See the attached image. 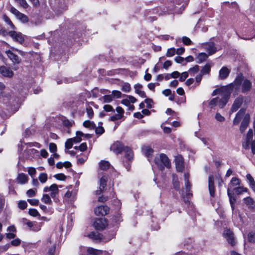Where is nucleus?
Here are the masks:
<instances>
[{
  "mask_svg": "<svg viewBox=\"0 0 255 255\" xmlns=\"http://www.w3.org/2000/svg\"><path fill=\"white\" fill-rule=\"evenodd\" d=\"M142 86L139 84H137L134 85L135 92L142 98H145L146 94L145 92L142 91Z\"/></svg>",
  "mask_w": 255,
  "mask_h": 255,
  "instance_id": "393cba45",
  "label": "nucleus"
},
{
  "mask_svg": "<svg viewBox=\"0 0 255 255\" xmlns=\"http://www.w3.org/2000/svg\"><path fill=\"white\" fill-rule=\"evenodd\" d=\"M26 145V148L24 150L22 153V156L25 159L30 158L33 157L35 153H37L38 152L37 150L32 148V147H35L37 148H40V144L38 142H28L25 143Z\"/></svg>",
  "mask_w": 255,
  "mask_h": 255,
  "instance_id": "f03ea898",
  "label": "nucleus"
},
{
  "mask_svg": "<svg viewBox=\"0 0 255 255\" xmlns=\"http://www.w3.org/2000/svg\"><path fill=\"white\" fill-rule=\"evenodd\" d=\"M73 143L71 138L67 139L65 144V148L68 149L71 148L73 146Z\"/></svg>",
  "mask_w": 255,
  "mask_h": 255,
  "instance_id": "603ef678",
  "label": "nucleus"
},
{
  "mask_svg": "<svg viewBox=\"0 0 255 255\" xmlns=\"http://www.w3.org/2000/svg\"><path fill=\"white\" fill-rule=\"evenodd\" d=\"M199 70V66L198 65H195L192 68H191L189 70V72L191 75H194L195 73H197Z\"/></svg>",
  "mask_w": 255,
  "mask_h": 255,
  "instance_id": "a18cd8bd",
  "label": "nucleus"
},
{
  "mask_svg": "<svg viewBox=\"0 0 255 255\" xmlns=\"http://www.w3.org/2000/svg\"><path fill=\"white\" fill-rule=\"evenodd\" d=\"M18 3L24 8H27L28 7V4L25 0H14Z\"/></svg>",
  "mask_w": 255,
  "mask_h": 255,
  "instance_id": "49530a36",
  "label": "nucleus"
},
{
  "mask_svg": "<svg viewBox=\"0 0 255 255\" xmlns=\"http://www.w3.org/2000/svg\"><path fill=\"white\" fill-rule=\"evenodd\" d=\"M49 149L51 152L54 153L57 150V146L54 143H50L49 144Z\"/></svg>",
  "mask_w": 255,
  "mask_h": 255,
  "instance_id": "774afa93",
  "label": "nucleus"
},
{
  "mask_svg": "<svg viewBox=\"0 0 255 255\" xmlns=\"http://www.w3.org/2000/svg\"><path fill=\"white\" fill-rule=\"evenodd\" d=\"M104 128L101 126H99L95 129V132L97 134L101 135L104 132Z\"/></svg>",
  "mask_w": 255,
  "mask_h": 255,
  "instance_id": "680f3d73",
  "label": "nucleus"
},
{
  "mask_svg": "<svg viewBox=\"0 0 255 255\" xmlns=\"http://www.w3.org/2000/svg\"><path fill=\"white\" fill-rule=\"evenodd\" d=\"M27 201L29 202V204L33 206H36L38 205L39 204V200L36 199H28Z\"/></svg>",
  "mask_w": 255,
  "mask_h": 255,
  "instance_id": "69168bd1",
  "label": "nucleus"
},
{
  "mask_svg": "<svg viewBox=\"0 0 255 255\" xmlns=\"http://www.w3.org/2000/svg\"><path fill=\"white\" fill-rule=\"evenodd\" d=\"M29 214L33 217H36L39 215V213L37 210L35 209H30L28 211Z\"/></svg>",
  "mask_w": 255,
  "mask_h": 255,
  "instance_id": "5fc2aeb1",
  "label": "nucleus"
},
{
  "mask_svg": "<svg viewBox=\"0 0 255 255\" xmlns=\"http://www.w3.org/2000/svg\"><path fill=\"white\" fill-rule=\"evenodd\" d=\"M247 179L249 181L250 187L254 190L255 191V181L251 176V174H248L247 175Z\"/></svg>",
  "mask_w": 255,
  "mask_h": 255,
  "instance_id": "2f4dec72",
  "label": "nucleus"
},
{
  "mask_svg": "<svg viewBox=\"0 0 255 255\" xmlns=\"http://www.w3.org/2000/svg\"><path fill=\"white\" fill-rule=\"evenodd\" d=\"M208 58V55L205 53H200L197 56V62L198 63H201L205 61Z\"/></svg>",
  "mask_w": 255,
  "mask_h": 255,
  "instance_id": "cd10ccee",
  "label": "nucleus"
},
{
  "mask_svg": "<svg viewBox=\"0 0 255 255\" xmlns=\"http://www.w3.org/2000/svg\"><path fill=\"white\" fill-rule=\"evenodd\" d=\"M16 17L20 20L23 23H26L28 22V18L27 16L24 14L20 12L18 15H17Z\"/></svg>",
  "mask_w": 255,
  "mask_h": 255,
  "instance_id": "c9c22d12",
  "label": "nucleus"
},
{
  "mask_svg": "<svg viewBox=\"0 0 255 255\" xmlns=\"http://www.w3.org/2000/svg\"><path fill=\"white\" fill-rule=\"evenodd\" d=\"M83 136L84 133L81 131H78L76 132V136L73 138H71V139L74 143H78L81 141V137Z\"/></svg>",
  "mask_w": 255,
  "mask_h": 255,
  "instance_id": "c85d7f7f",
  "label": "nucleus"
},
{
  "mask_svg": "<svg viewBox=\"0 0 255 255\" xmlns=\"http://www.w3.org/2000/svg\"><path fill=\"white\" fill-rule=\"evenodd\" d=\"M231 72L227 67H223L219 71V78L221 80L226 79Z\"/></svg>",
  "mask_w": 255,
  "mask_h": 255,
  "instance_id": "4be33fe9",
  "label": "nucleus"
},
{
  "mask_svg": "<svg viewBox=\"0 0 255 255\" xmlns=\"http://www.w3.org/2000/svg\"><path fill=\"white\" fill-rule=\"evenodd\" d=\"M250 119V115L249 114H246L244 116L240 128V130L242 133L244 132L248 127Z\"/></svg>",
  "mask_w": 255,
  "mask_h": 255,
  "instance_id": "aec40b11",
  "label": "nucleus"
},
{
  "mask_svg": "<svg viewBox=\"0 0 255 255\" xmlns=\"http://www.w3.org/2000/svg\"><path fill=\"white\" fill-rule=\"evenodd\" d=\"M142 151L144 154L149 158L153 153V149L148 146H144L142 147ZM149 160V159H148Z\"/></svg>",
  "mask_w": 255,
  "mask_h": 255,
  "instance_id": "a878e982",
  "label": "nucleus"
},
{
  "mask_svg": "<svg viewBox=\"0 0 255 255\" xmlns=\"http://www.w3.org/2000/svg\"><path fill=\"white\" fill-rule=\"evenodd\" d=\"M173 184L174 187L176 190L179 189V182L178 180V178L177 176H176L175 175H173Z\"/></svg>",
  "mask_w": 255,
  "mask_h": 255,
  "instance_id": "37998d69",
  "label": "nucleus"
},
{
  "mask_svg": "<svg viewBox=\"0 0 255 255\" xmlns=\"http://www.w3.org/2000/svg\"><path fill=\"white\" fill-rule=\"evenodd\" d=\"M175 162L177 171L178 172L182 171L184 168L183 157L180 155L176 156Z\"/></svg>",
  "mask_w": 255,
  "mask_h": 255,
  "instance_id": "f3484780",
  "label": "nucleus"
},
{
  "mask_svg": "<svg viewBox=\"0 0 255 255\" xmlns=\"http://www.w3.org/2000/svg\"><path fill=\"white\" fill-rule=\"evenodd\" d=\"M99 177H100L99 190L97 191V194H100L106 186L107 178L103 173H99Z\"/></svg>",
  "mask_w": 255,
  "mask_h": 255,
  "instance_id": "ddd939ff",
  "label": "nucleus"
},
{
  "mask_svg": "<svg viewBox=\"0 0 255 255\" xmlns=\"http://www.w3.org/2000/svg\"><path fill=\"white\" fill-rule=\"evenodd\" d=\"M123 115L119 114H116L110 118V120L112 121H116L118 120H120L123 118Z\"/></svg>",
  "mask_w": 255,
  "mask_h": 255,
  "instance_id": "052dcab7",
  "label": "nucleus"
},
{
  "mask_svg": "<svg viewBox=\"0 0 255 255\" xmlns=\"http://www.w3.org/2000/svg\"><path fill=\"white\" fill-rule=\"evenodd\" d=\"M122 91L125 92H128L130 90V85L128 83H126L122 86Z\"/></svg>",
  "mask_w": 255,
  "mask_h": 255,
  "instance_id": "6e6d98bb",
  "label": "nucleus"
},
{
  "mask_svg": "<svg viewBox=\"0 0 255 255\" xmlns=\"http://www.w3.org/2000/svg\"><path fill=\"white\" fill-rule=\"evenodd\" d=\"M88 237L93 240H98L102 238V235L98 232H92L90 233Z\"/></svg>",
  "mask_w": 255,
  "mask_h": 255,
  "instance_id": "72a5a7b5",
  "label": "nucleus"
},
{
  "mask_svg": "<svg viewBox=\"0 0 255 255\" xmlns=\"http://www.w3.org/2000/svg\"><path fill=\"white\" fill-rule=\"evenodd\" d=\"M43 191L44 192L50 191V196L55 200L56 195L59 193L58 186L56 184H53L50 187H45L43 189Z\"/></svg>",
  "mask_w": 255,
  "mask_h": 255,
  "instance_id": "0eeeda50",
  "label": "nucleus"
},
{
  "mask_svg": "<svg viewBox=\"0 0 255 255\" xmlns=\"http://www.w3.org/2000/svg\"><path fill=\"white\" fill-rule=\"evenodd\" d=\"M99 166L101 170H107L110 167V164L107 161H102L100 162Z\"/></svg>",
  "mask_w": 255,
  "mask_h": 255,
  "instance_id": "f704fd0d",
  "label": "nucleus"
},
{
  "mask_svg": "<svg viewBox=\"0 0 255 255\" xmlns=\"http://www.w3.org/2000/svg\"><path fill=\"white\" fill-rule=\"evenodd\" d=\"M93 226L96 230L102 231L107 226V220L105 218H97L93 223Z\"/></svg>",
  "mask_w": 255,
  "mask_h": 255,
  "instance_id": "423d86ee",
  "label": "nucleus"
},
{
  "mask_svg": "<svg viewBox=\"0 0 255 255\" xmlns=\"http://www.w3.org/2000/svg\"><path fill=\"white\" fill-rule=\"evenodd\" d=\"M3 19L5 21V23H6L7 24H8L10 26V27L12 29L15 28L14 25H13V24L12 23V22H11L10 19L9 18V17L7 15H6L5 14L3 15Z\"/></svg>",
  "mask_w": 255,
  "mask_h": 255,
  "instance_id": "ea45409f",
  "label": "nucleus"
},
{
  "mask_svg": "<svg viewBox=\"0 0 255 255\" xmlns=\"http://www.w3.org/2000/svg\"><path fill=\"white\" fill-rule=\"evenodd\" d=\"M124 151L125 153V156L128 160H130L133 157V152L131 148L128 146H126Z\"/></svg>",
  "mask_w": 255,
  "mask_h": 255,
  "instance_id": "c756f323",
  "label": "nucleus"
},
{
  "mask_svg": "<svg viewBox=\"0 0 255 255\" xmlns=\"http://www.w3.org/2000/svg\"><path fill=\"white\" fill-rule=\"evenodd\" d=\"M101 251L94 249L92 248L82 247L80 249V255H98Z\"/></svg>",
  "mask_w": 255,
  "mask_h": 255,
  "instance_id": "6e6552de",
  "label": "nucleus"
},
{
  "mask_svg": "<svg viewBox=\"0 0 255 255\" xmlns=\"http://www.w3.org/2000/svg\"><path fill=\"white\" fill-rule=\"evenodd\" d=\"M208 188L211 197H215V186L214 182V177L213 175H210L209 177Z\"/></svg>",
  "mask_w": 255,
  "mask_h": 255,
  "instance_id": "6ab92c4d",
  "label": "nucleus"
},
{
  "mask_svg": "<svg viewBox=\"0 0 255 255\" xmlns=\"http://www.w3.org/2000/svg\"><path fill=\"white\" fill-rule=\"evenodd\" d=\"M188 72H184L181 74V76L180 77V78H179V80L181 82H183L188 77Z\"/></svg>",
  "mask_w": 255,
  "mask_h": 255,
  "instance_id": "338daca9",
  "label": "nucleus"
},
{
  "mask_svg": "<svg viewBox=\"0 0 255 255\" xmlns=\"http://www.w3.org/2000/svg\"><path fill=\"white\" fill-rule=\"evenodd\" d=\"M5 53L13 64H18L20 63L21 59L17 55L13 53L11 50H6Z\"/></svg>",
  "mask_w": 255,
  "mask_h": 255,
  "instance_id": "9d476101",
  "label": "nucleus"
},
{
  "mask_svg": "<svg viewBox=\"0 0 255 255\" xmlns=\"http://www.w3.org/2000/svg\"><path fill=\"white\" fill-rule=\"evenodd\" d=\"M50 197L49 195L47 194H44L42 195L41 198V201L43 203L46 204L51 205L52 203V201L50 198Z\"/></svg>",
  "mask_w": 255,
  "mask_h": 255,
  "instance_id": "473e14b6",
  "label": "nucleus"
},
{
  "mask_svg": "<svg viewBox=\"0 0 255 255\" xmlns=\"http://www.w3.org/2000/svg\"><path fill=\"white\" fill-rule=\"evenodd\" d=\"M244 79V75L242 73L239 74L233 83L227 86H223L220 88L221 96L222 97L229 98L232 92L234 89L239 90Z\"/></svg>",
  "mask_w": 255,
  "mask_h": 255,
  "instance_id": "f257e3e1",
  "label": "nucleus"
},
{
  "mask_svg": "<svg viewBox=\"0 0 255 255\" xmlns=\"http://www.w3.org/2000/svg\"><path fill=\"white\" fill-rule=\"evenodd\" d=\"M54 177L57 180H64L66 179V176L62 173L55 174Z\"/></svg>",
  "mask_w": 255,
  "mask_h": 255,
  "instance_id": "4d7b16f0",
  "label": "nucleus"
},
{
  "mask_svg": "<svg viewBox=\"0 0 255 255\" xmlns=\"http://www.w3.org/2000/svg\"><path fill=\"white\" fill-rule=\"evenodd\" d=\"M36 189L34 190V189H30L27 191L26 195L29 197H34L36 195Z\"/></svg>",
  "mask_w": 255,
  "mask_h": 255,
  "instance_id": "3c124183",
  "label": "nucleus"
},
{
  "mask_svg": "<svg viewBox=\"0 0 255 255\" xmlns=\"http://www.w3.org/2000/svg\"><path fill=\"white\" fill-rule=\"evenodd\" d=\"M211 67L209 65H205L201 71V74L202 75L208 74L210 73Z\"/></svg>",
  "mask_w": 255,
  "mask_h": 255,
  "instance_id": "58836bf2",
  "label": "nucleus"
},
{
  "mask_svg": "<svg viewBox=\"0 0 255 255\" xmlns=\"http://www.w3.org/2000/svg\"><path fill=\"white\" fill-rule=\"evenodd\" d=\"M155 163L158 165H160L162 163L163 166L167 168H170L171 163L168 157L166 155L163 153L160 154L159 156H156L154 159Z\"/></svg>",
  "mask_w": 255,
  "mask_h": 255,
  "instance_id": "7ed1b4c3",
  "label": "nucleus"
},
{
  "mask_svg": "<svg viewBox=\"0 0 255 255\" xmlns=\"http://www.w3.org/2000/svg\"><path fill=\"white\" fill-rule=\"evenodd\" d=\"M253 132L252 129H250L247 133L246 141L243 143V146L245 149H249L250 145H251V143L253 140Z\"/></svg>",
  "mask_w": 255,
  "mask_h": 255,
  "instance_id": "f8f14e48",
  "label": "nucleus"
},
{
  "mask_svg": "<svg viewBox=\"0 0 255 255\" xmlns=\"http://www.w3.org/2000/svg\"><path fill=\"white\" fill-rule=\"evenodd\" d=\"M245 203L249 207V208H253L255 206V203L252 198L247 197L244 198Z\"/></svg>",
  "mask_w": 255,
  "mask_h": 255,
  "instance_id": "7c9ffc66",
  "label": "nucleus"
},
{
  "mask_svg": "<svg viewBox=\"0 0 255 255\" xmlns=\"http://www.w3.org/2000/svg\"><path fill=\"white\" fill-rule=\"evenodd\" d=\"M144 103L146 104V107L148 109H151L152 108V104L153 103V101L152 99L147 98L144 100Z\"/></svg>",
  "mask_w": 255,
  "mask_h": 255,
  "instance_id": "0e129e2a",
  "label": "nucleus"
},
{
  "mask_svg": "<svg viewBox=\"0 0 255 255\" xmlns=\"http://www.w3.org/2000/svg\"><path fill=\"white\" fill-rule=\"evenodd\" d=\"M27 206V203L25 201H21L18 203V207L22 210L25 209Z\"/></svg>",
  "mask_w": 255,
  "mask_h": 255,
  "instance_id": "e2e57ef3",
  "label": "nucleus"
},
{
  "mask_svg": "<svg viewBox=\"0 0 255 255\" xmlns=\"http://www.w3.org/2000/svg\"><path fill=\"white\" fill-rule=\"evenodd\" d=\"M0 73L1 75L6 78H12L14 75L12 70L7 67L1 66L0 67Z\"/></svg>",
  "mask_w": 255,
  "mask_h": 255,
  "instance_id": "9b49d317",
  "label": "nucleus"
},
{
  "mask_svg": "<svg viewBox=\"0 0 255 255\" xmlns=\"http://www.w3.org/2000/svg\"><path fill=\"white\" fill-rule=\"evenodd\" d=\"M104 103H110L113 101V97L110 95H105L101 98Z\"/></svg>",
  "mask_w": 255,
  "mask_h": 255,
  "instance_id": "c03bdc74",
  "label": "nucleus"
},
{
  "mask_svg": "<svg viewBox=\"0 0 255 255\" xmlns=\"http://www.w3.org/2000/svg\"><path fill=\"white\" fill-rule=\"evenodd\" d=\"M248 240L250 242H255V232H251L248 234Z\"/></svg>",
  "mask_w": 255,
  "mask_h": 255,
  "instance_id": "de8ad7c7",
  "label": "nucleus"
},
{
  "mask_svg": "<svg viewBox=\"0 0 255 255\" xmlns=\"http://www.w3.org/2000/svg\"><path fill=\"white\" fill-rule=\"evenodd\" d=\"M240 180L237 177H233L228 185L227 193L230 194V192H232V188L236 186L240 185Z\"/></svg>",
  "mask_w": 255,
  "mask_h": 255,
  "instance_id": "412c9836",
  "label": "nucleus"
},
{
  "mask_svg": "<svg viewBox=\"0 0 255 255\" xmlns=\"http://www.w3.org/2000/svg\"><path fill=\"white\" fill-rule=\"evenodd\" d=\"M176 49L174 48L168 49L166 53V56L167 57H172L174 55Z\"/></svg>",
  "mask_w": 255,
  "mask_h": 255,
  "instance_id": "864d4df0",
  "label": "nucleus"
},
{
  "mask_svg": "<svg viewBox=\"0 0 255 255\" xmlns=\"http://www.w3.org/2000/svg\"><path fill=\"white\" fill-rule=\"evenodd\" d=\"M125 146L123 143L119 141L115 142L111 146V150L116 154L121 153L122 151H124L125 149Z\"/></svg>",
  "mask_w": 255,
  "mask_h": 255,
  "instance_id": "1a4fd4ad",
  "label": "nucleus"
},
{
  "mask_svg": "<svg viewBox=\"0 0 255 255\" xmlns=\"http://www.w3.org/2000/svg\"><path fill=\"white\" fill-rule=\"evenodd\" d=\"M38 179L42 183H44L47 180V175L45 173H41L40 174Z\"/></svg>",
  "mask_w": 255,
  "mask_h": 255,
  "instance_id": "79ce46f5",
  "label": "nucleus"
},
{
  "mask_svg": "<svg viewBox=\"0 0 255 255\" xmlns=\"http://www.w3.org/2000/svg\"><path fill=\"white\" fill-rule=\"evenodd\" d=\"M28 177L27 175L24 173H20L18 175L17 177V181L19 183L23 184L27 182Z\"/></svg>",
  "mask_w": 255,
  "mask_h": 255,
  "instance_id": "bb28decb",
  "label": "nucleus"
},
{
  "mask_svg": "<svg viewBox=\"0 0 255 255\" xmlns=\"http://www.w3.org/2000/svg\"><path fill=\"white\" fill-rule=\"evenodd\" d=\"M182 41L184 44L187 45H189L192 43L190 39L186 36L183 37Z\"/></svg>",
  "mask_w": 255,
  "mask_h": 255,
  "instance_id": "13d9d810",
  "label": "nucleus"
},
{
  "mask_svg": "<svg viewBox=\"0 0 255 255\" xmlns=\"http://www.w3.org/2000/svg\"><path fill=\"white\" fill-rule=\"evenodd\" d=\"M72 187L70 186L68 188L67 192L65 193L64 196V199L67 201L68 199H71L73 200L75 199L76 195V190L72 189Z\"/></svg>",
  "mask_w": 255,
  "mask_h": 255,
  "instance_id": "dca6fc26",
  "label": "nucleus"
},
{
  "mask_svg": "<svg viewBox=\"0 0 255 255\" xmlns=\"http://www.w3.org/2000/svg\"><path fill=\"white\" fill-rule=\"evenodd\" d=\"M9 35L15 41L21 44L24 41V38L20 32L15 31H10L8 32Z\"/></svg>",
  "mask_w": 255,
  "mask_h": 255,
  "instance_id": "4468645a",
  "label": "nucleus"
},
{
  "mask_svg": "<svg viewBox=\"0 0 255 255\" xmlns=\"http://www.w3.org/2000/svg\"><path fill=\"white\" fill-rule=\"evenodd\" d=\"M242 83V91L243 93H246L251 90L252 84L249 80H244V78Z\"/></svg>",
  "mask_w": 255,
  "mask_h": 255,
  "instance_id": "a211bd4d",
  "label": "nucleus"
},
{
  "mask_svg": "<svg viewBox=\"0 0 255 255\" xmlns=\"http://www.w3.org/2000/svg\"><path fill=\"white\" fill-rule=\"evenodd\" d=\"M246 110L245 109H241L239 112L236 114V117L233 121L234 125L238 124L243 117L245 116Z\"/></svg>",
  "mask_w": 255,
  "mask_h": 255,
  "instance_id": "5701e85b",
  "label": "nucleus"
},
{
  "mask_svg": "<svg viewBox=\"0 0 255 255\" xmlns=\"http://www.w3.org/2000/svg\"><path fill=\"white\" fill-rule=\"evenodd\" d=\"M105 111L109 112H115V110H114L113 107L110 105H105L103 107Z\"/></svg>",
  "mask_w": 255,
  "mask_h": 255,
  "instance_id": "bf43d9fd",
  "label": "nucleus"
},
{
  "mask_svg": "<svg viewBox=\"0 0 255 255\" xmlns=\"http://www.w3.org/2000/svg\"><path fill=\"white\" fill-rule=\"evenodd\" d=\"M109 210L107 206H100L95 209V213L97 216H105L109 213Z\"/></svg>",
  "mask_w": 255,
  "mask_h": 255,
  "instance_id": "2eb2a0df",
  "label": "nucleus"
},
{
  "mask_svg": "<svg viewBox=\"0 0 255 255\" xmlns=\"http://www.w3.org/2000/svg\"><path fill=\"white\" fill-rule=\"evenodd\" d=\"M229 99L225 97H222L221 99H219L218 106L219 108H223L228 102Z\"/></svg>",
  "mask_w": 255,
  "mask_h": 255,
  "instance_id": "4c0bfd02",
  "label": "nucleus"
},
{
  "mask_svg": "<svg viewBox=\"0 0 255 255\" xmlns=\"http://www.w3.org/2000/svg\"><path fill=\"white\" fill-rule=\"evenodd\" d=\"M223 236L226 239L228 243L232 246L236 244V241L234 237V233L230 229H225L223 233Z\"/></svg>",
  "mask_w": 255,
  "mask_h": 255,
  "instance_id": "39448f33",
  "label": "nucleus"
},
{
  "mask_svg": "<svg viewBox=\"0 0 255 255\" xmlns=\"http://www.w3.org/2000/svg\"><path fill=\"white\" fill-rule=\"evenodd\" d=\"M215 119L217 121L220 122H223L225 120V118L218 112L216 113Z\"/></svg>",
  "mask_w": 255,
  "mask_h": 255,
  "instance_id": "09e8293b",
  "label": "nucleus"
},
{
  "mask_svg": "<svg viewBox=\"0 0 255 255\" xmlns=\"http://www.w3.org/2000/svg\"><path fill=\"white\" fill-rule=\"evenodd\" d=\"M230 194L228 193V197L229 198L230 202L231 205V207L233 210L234 209V203L236 201V199L233 195V193L232 192H230Z\"/></svg>",
  "mask_w": 255,
  "mask_h": 255,
  "instance_id": "a19ab883",
  "label": "nucleus"
},
{
  "mask_svg": "<svg viewBox=\"0 0 255 255\" xmlns=\"http://www.w3.org/2000/svg\"><path fill=\"white\" fill-rule=\"evenodd\" d=\"M233 190L237 194L240 195L244 192H247L248 191V189L244 187L239 186L234 188Z\"/></svg>",
  "mask_w": 255,
  "mask_h": 255,
  "instance_id": "e433bc0d",
  "label": "nucleus"
},
{
  "mask_svg": "<svg viewBox=\"0 0 255 255\" xmlns=\"http://www.w3.org/2000/svg\"><path fill=\"white\" fill-rule=\"evenodd\" d=\"M200 47L204 49L210 55H213L217 51V48L215 46V43L212 41L203 43L201 44Z\"/></svg>",
  "mask_w": 255,
  "mask_h": 255,
  "instance_id": "20e7f679",
  "label": "nucleus"
},
{
  "mask_svg": "<svg viewBox=\"0 0 255 255\" xmlns=\"http://www.w3.org/2000/svg\"><path fill=\"white\" fill-rule=\"evenodd\" d=\"M242 102H243V99L242 98H238L237 99H236L233 105H232V108H231V112L232 113H234L236 111H237L239 108L240 107V106H241L242 104Z\"/></svg>",
  "mask_w": 255,
  "mask_h": 255,
  "instance_id": "b1692460",
  "label": "nucleus"
},
{
  "mask_svg": "<svg viewBox=\"0 0 255 255\" xmlns=\"http://www.w3.org/2000/svg\"><path fill=\"white\" fill-rule=\"evenodd\" d=\"M219 102V98H213L209 103V106L211 108H213L217 105Z\"/></svg>",
  "mask_w": 255,
  "mask_h": 255,
  "instance_id": "8fccbe9b",
  "label": "nucleus"
}]
</instances>
